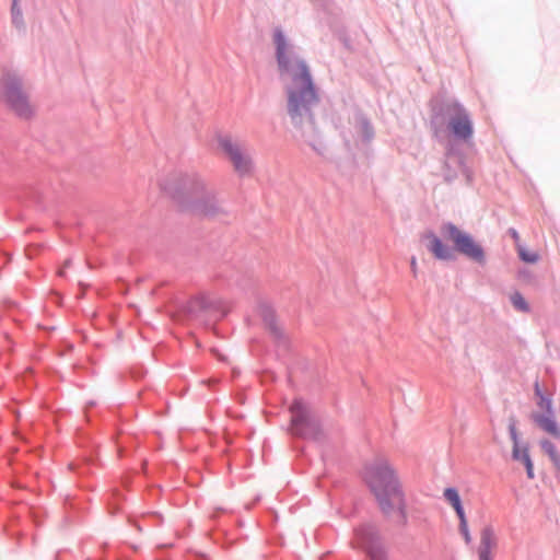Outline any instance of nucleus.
I'll list each match as a JSON object with an SVG mask.
<instances>
[{"instance_id": "nucleus-15", "label": "nucleus", "mask_w": 560, "mask_h": 560, "mask_svg": "<svg viewBox=\"0 0 560 560\" xmlns=\"http://www.w3.org/2000/svg\"><path fill=\"white\" fill-rule=\"evenodd\" d=\"M444 499L455 510L458 517L465 516V511L462 505L460 497L455 488H446L443 492Z\"/></svg>"}, {"instance_id": "nucleus-14", "label": "nucleus", "mask_w": 560, "mask_h": 560, "mask_svg": "<svg viewBox=\"0 0 560 560\" xmlns=\"http://www.w3.org/2000/svg\"><path fill=\"white\" fill-rule=\"evenodd\" d=\"M218 301L211 294H200L190 302L191 312H206L217 307Z\"/></svg>"}, {"instance_id": "nucleus-4", "label": "nucleus", "mask_w": 560, "mask_h": 560, "mask_svg": "<svg viewBox=\"0 0 560 560\" xmlns=\"http://www.w3.org/2000/svg\"><path fill=\"white\" fill-rule=\"evenodd\" d=\"M0 97L20 116L28 117L33 113L28 96L22 89L20 79L13 73L2 77Z\"/></svg>"}, {"instance_id": "nucleus-17", "label": "nucleus", "mask_w": 560, "mask_h": 560, "mask_svg": "<svg viewBox=\"0 0 560 560\" xmlns=\"http://www.w3.org/2000/svg\"><path fill=\"white\" fill-rule=\"evenodd\" d=\"M517 253H518V256L520 258L525 261V262H529V264H535L538 261L539 259V256L537 253L535 252H530V250H527L524 246H522L521 244H517Z\"/></svg>"}, {"instance_id": "nucleus-7", "label": "nucleus", "mask_w": 560, "mask_h": 560, "mask_svg": "<svg viewBox=\"0 0 560 560\" xmlns=\"http://www.w3.org/2000/svg\"><path fill=\"white\" fill-rule=\"evenodd\" d=\"M353 545L364 549L373 560H383L385 552L380 544V537L372 525H362L355 529V540Z\"/></svg>"}, {"instance_id": "nucleus-11", "label": "nucleus", "mask_w": 560, "mask_h": 560, "mask_svg": "<svg viewBox=\"0 0 560 560\" xmlns=\"http://www.w3.org/2000/svg\"><path fill=\"white\" fill-rule=\"evenodd\" d=\"M424 238L429 241L428 248L436 259L450 260L454 257L452 249L444 245L434 233H427Z\"/></svg>"}, {"instance_id": "nucleus-6", "label": "nucleus", "mask_w": 560, "mask_h": 560, "mask_svg": "<svg viewBox=\"0 0 560 560\" xmlns=\"http://www.w3.org/2000/svg\"><path fill=\"white\" fill-rule=\"evenodd\" d=\"M217 142L218 149L230 160L238 175L245 176L250 174L253 170L252 159L237 143L228 136L218 137Z\"/></svg>"}, {"instance_id": "nucleus-23", "label": "nucleus", "mask_w": 560, "mask_h": 560, "mask_svg": "<svg viewBox=\"0 0 560 560\" xmlns=\"http://www.w3.org/2000/svg\"><path fill=\"white\" fill-rule=\"evenodd\" d=\"M534 392H535V396H536L537 398H538V397H540V396H544V395H545V394L542 393V390H541V387H540V384H539V382H538V381H536V382L534 383Z\"/></svg>"}, {"instance_id": "nucleus-12", "label": "nucleus", "mask_w": 560, "mask_h": 560, "mask_svg": "<svg viewBox=\"0 0 560 560\" xmlns=\"http://www.w3.org/2000/svg\"><path fill=\"white\" fill-rule=\"evenodd\" d=\"M532 419L541 430L556 439H560V429L557 421L555 420L553 413H547L546 416L540 413H533Z\"/></svg>"}, {"instance_id": "nucleus-25", "label": "nucleus", "mask_w": 560, "mask_h": 560, "mask_svg": "<svg viewBox=\"0 0 560 560\" xmlns=\"http://www.w3.org/2000/svg\"><path fill=\"white\" fill-rule=\"evenodd\" d=\"M510 234L512 238L515 241L516 245L520 244V235L514 229L510 230Z\"/></svg>"}, {"instance_id": "nucleus-16", "label": "nucleus", "mask_w": 560, "mask_h": 560, "mask_svg": "<svg viewBox=\"0 0 560 560\" xmlns=\"http://www.w3.org/2000/svg\"><path fill=\"white\" fill-rule=\"evenodd\" d=\"M355 130L358 133V140L364 144L369 143L373 138V128L365 119L360 118L357 120Z\"/></svg>"}, {"instance_id": "nucleus-2", "label": "nucleus", "mask_w": 560, "mask_h": 560, "mask_svg": "<svg viewBox=\"0 0 560 560\" xmlns=\"http://www.w3.org/2000/svg\"><path fill=\"white\" fill-rule=\"evenodd\" d=\"M160 186L165 196L199 215H213L220 211L213 191L194 175L174 172L166 175Z\"/></svg>"}, {"instance_id": "nucleus-13", "label": "nucleus", "mask_w": 560, "mask_h": 560, "mask_svg": "<svg viewBox=\"0 0 560 560\" xmlns=\"http://www.w3.org/2000/svg\"><path fill=\"white\" fill-rule=\"evenodd\" d=\"M512 458L524 464L529 479H534V464L529 456V450L526 445H513Z\"/></svg>"}, {"instance_id": "nucleus-22", "label": "nucleus", "mask_w": 560, "mask_h": 560, "mask_svg": "<svg viewBox=\"0 0 560 560\" xmlns=\"http://www.w3.org/2000/svg\"><path fill=\"white\" fill-rule=\"evenodd\" d=\"M509 431H510V436L513 442V445H521L516 427L514 424H511L509 428Z\"/></svg>"}, {"instance_id": "nucleus-21", "label": "nucleus", "mask_w": 560, "mask_h": 560, "mask_svg": "<svg viewBox=\"0 0 560 560\" xmlns=\"http://www.w3.org/2000/svg\"><path fill=\"white\" fill-rule=\"evenodd\" d=\"M19 1L20 0H13L12 8H11L13 23L16 25L21 24V22H22V11L19 7Z\"/></svg>"}, {"instance_id": "nucleus-18", "label": "nucleus", "mask_w": 560, "mask_h": 560, "mask_svg": "<svg viewBox=\"0 0 560 560\" xmlns=\"http://www.w3.org/2000/svg\"><path fill=\"white\" fill-rule=\"evenodd\" d=\"M511 302L513 306L521 312H528L529 306L524 296L520 292H515L511 295Z\"/></svg>"}, {"instance_id": "nucleus-26", "label": "nucleus", "mask_w": 560, "mask_h": 560, "mask_svg": "<svg viewBox=\"0 0 560 560\" xmlns=\"http://www.w3.org/2000/svg\"><path fill=\"white\" fill-rule=\"evenodd\" d=\"M69 265H70V260H67V261L65 262V267H68Z\"/></svg>"}, {"instance_id": "nucleus-5", "label": "nucleus", "mask_w": 560, "mask_h": 560, "mask_svg": "<svg viewBox=\"0 0 560 560\" xmlns=\"http://www.w3.org/2000/svg\"><path fill=\"white\" fill-rule=\"evenodd\" d=\"M441 231L443 235L454 244L455 249L460 254L477 262H485V252L482 247L475 242L471 235L459 230L452 223L443 225Z\"/></svg>"}, {"instance_id": "nucleus-1", "label": "nucleus", "mask_w": 560, "mask_h": 560, "mask_svg": "<svg viewBox=\"0 0 560 560\" xmlns=\"http://www.w3.org/2000/svg\"><path fill=\"white\" fill-rule=\"evenodd\" d=\"M280 77L284 82L288 96V114L301 137L316 151H322L323 143L317 137L314 109L319 97L310 67L288 44L283 33L277 30L273 35Z\"/></svg>"}, {"instance_id": "nucleus-24", "label": "nucleus", "mask_w": 560, "mask_h": 560, "mask_svg": "<svg viewBox=\"0 0 560 560\" xmlns=\"http://www.w3.org/2000/svg\"><path fill=\"white\" fill-rule=\"evenodd\" d=\"M410 266H411V271H412L413 276L416 277L417 270H418V265H417V260L415 257L411 258Z\"/></svg>"}, {"instance_id": "nucleus-10", "label": "nucleus", "mask_w": 560, "mask_h": 560, "mask_svg": "<svg viewBox=\"0 0 560 560\" xmlns=\"http://www.w3.org/2000/svg\"><path fill=\"white\" fill-rule=\"evenodd\" d=\"M497 546L494 532L491 527H485L480 534L478 548L479 560H491V552Z\"/></svg>"}, {"instance_id": "nucleus-20", "label": "nucleus", "mask_w": 560, "mask_h": 560, "mask_svg": "<svg viewBox=\"0 0 560 560\" xmlns=\"http://www.w3.org/2000/svg\"><path fill=\"white\" fill-rule=\"evenodd\" d=\"M458 518H459V532L463 535V537L465 539V542L466 544H470L471 535H470L469 529H468V523H467L466 515L462 516V517H458Z\"/></svg>"}, {"instance_id": "nucleus-19", "label": "nucleus", "mask_w": 560, "mask_h": 560, "mask_svg": "<svg viewBox=\"0 0 560 560\" xmlns=\"http://www.w3.org/2000/svg\"><path fill=\"white\" fill-rule=\"evenodd\" d=\"M537 406L542 409L546 413L552 415V400L548 395H544L537 398Z\"/></svg>"}, {"instance_id": "nucleus-8", "label": "nucleus", "mask_w": 560, "mask_h": 560, "mask_svg": "<svg viewBox=\"0 0 560 560\" xmlns=\"http://www.w3.org/2000/svg\"><path fill=\"white\" fill-rule=\"evenodd\" d=\"M450 112L447 126L452 133L460 140L466 141L470 139L474 133V127L467 112L458 104L451 106Z\"/></svg>"}, {"instance_id": "nucleus-9", "label": "nucleus", "mask_w": 560, "mask_h": 560, "mask_svg": "<svg viewBox=\"0 0 560 560\" xmlns=\"http://www.w3.org/2000/svg\"><path fill=\"white\" fill-rule=\"evenodd\" d=\"M292 431L296 435H304V427L311 424V416L307 407L299 399L290 406Z\"/></svg>"}, {"instance_id": "nucleus-3", "label": "nucleus", "mask_w": 560, "mask_h": 560, "mask_svg": "<svg viewBox=\"0 0 560 560\" xmlns=\"http://www.w3.org/2000/svg\"><path fill=\"white\" fill-rule=\"evenodd\" d=\"M363 479L382 511L386 514L402 510L404 502L395 470L385 458H376L364 467Z\"/></svg>"}]
</instances>
